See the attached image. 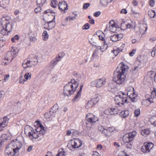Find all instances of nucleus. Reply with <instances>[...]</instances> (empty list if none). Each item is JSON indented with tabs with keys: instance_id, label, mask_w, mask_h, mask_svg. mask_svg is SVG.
Segmentation results:
<instances>
[{
	"instance_id": "f257e3e1",
	"label": "nucleus",
	"mask_w": 156,
	"mask_h": 156,
	"mask_svg": "<svg viewBox=\"0 0 156 156\" xmlns=\"http://www.w3.org/2000/svg\"><path fill=\"white\" fill-rule=\"evenodd\" d=\"M78 85V83L74 79H72L71 82H68L64 87L63 94L67 96L73 94Z\"/></svg>"
},
{
	"instance_id": "f03ea898",
	"label": "nucleus",
	"mask_w": 156,
	"mask_h": 156,
	"mask_svg": "<svg viewBox=\"0 0 156 156\" xmlns=\"http://www.w3.org/2000/svg\"><path fill=\"white\" fill-rule=\"evenodd\" d=\"M0 24L2 27L9 32L13 28V24L11 18L9 16L3 17L1 19Z\"/></svg>"
},
{
	"instance_id": "7ed1b4c3",
	"label": "nucleus",
	"mask_w": 156,
	"mask_h": 156,
	"mask_svg": "<svg viewBox=\"0 0 156 156\" xmlns=\"http://www.w3.org/2000/svg\"><path fill=\"white\" fill-rule=\"evenodd\" d=\"M38 62L37 57L34 55H31L29 56L27 59L24 60L22 66L24 68L31 67L37 64Z\"/></svg>"
},
{
	"instance_id": "20e7f679",
	"label": "nucleus",
	"mask_w": 156,
	"mask_h": 156,
	"mask_svg": "<svg viewBox=\"0 0 156 156\" xmlns=\"http://www.w3.org/2000/svg\"><path fill=\"white\" fill-rule=\"evenodd\" d=\"M24 130L25 134L29 137L30 140H33L34 139H37L39 137V135L37 134L33 129L30 126H26Z\"/></svg>"
},
{
	"instance_id": "39448f33",
	"label": "nucleus",
	"mask_w": 156,
	"mask_h": 156,
	"mask_svg": "<svg viewBox=\"0 0 156 156\" xmlns=\"http://www.w3.org/2000/svg\"><path fill=\"white\" fill-rule=\"evenodd\" d=\"M82 144L81 140L79 139H73L69 141L67 147L72 150L73 149L79 148L82 146Z\"/></svg>"
},
{
	"instance_id": "423d86ee",
	"label": "nucleus",
	"mask_w": 156,
	"mask_h": 156,
	"mask_svg": "<svg viewBox=\"0 0 156 156\" xmlns=\"http://www.w3.org/2000/svg\"><path fill=\"white\" fill-rule=\"evenodd\" d=\"M98 34H101L100 35H98L100 41L99 43L103 44L102 46H99V47H100V49L101 51L103 52L107 49L108 47L107 44L106 43L105 36L103 33L101 31H98Z\"/></svg>"
},
{
	"instance_id": "0eeeda50",
	"label": "nucleus",
	"mask_w": 156,
	"mask_h": 156,
	"mask_svg": "<svg viewBox=\"0 0 156 156\" xmlns=\"http://www.w3.org/2000/svg\"><path fill=\"white\" fill-rule=\"evenodd\" d=\"M125 91L127 92V95L133 102H134L136 100L137 95L135 93L134 88L132 86H126L125 87Z\"/></svg>"
},
{
	"instance_id": "6e6552de",
	"label": "nucleus",
	"mask_w": 156,
	"mask_h": 156,
	"mask_svg": "<svg viewBox=\"0 0 156 156\" xmlns=\"http://www.w3.org/2000/svg\"><path fill=\"white\" fill-rule=\"evenodd\" d=\"M18 50L16 48H12L10 51H7L5 56V58L8 62H11L16 54L18 53Z\"/></svg>"
},
{
	"instance_id": "1a4fd4ad",
	"label": "nucleus",
	"mask_w": 156,
	"mask_h": 156,
	"mask_svg": "<svg viewBox=\"0 0 156 156\" xmlns=\"http://www.w3.org/2000/svg\"><path fill=\"white\" fill-rule=\"evenodd\" d=\"M127 100L126 95L123 93L121 95H116L115 98V103L119 105H122L124 103H127Z\"/></svg>"
},
{
	"instance_id": "9d476101",
	"label": "nucleus",
	"mask_w": 156,
	"mask_h": 156,
	"mask_svg": "<svg viewBox=\"0 0 156 156\" xmlns=\"http://www.w3.org/2000/svg\"><path fill=\"white\" fill-rule=\"evenodd\" d=\"M9 144L17 153L19 152L22 146L21 142L18 139L12 140Z\"/></svg>"
},
{
	"instance_id": "9b49d317",
	"label": "nucleus",
	"mask_w": 156,
	"mask_h": 156,
	"mask_svg": "<svg viewBox=\"0 0 156 156\" xmlns=\"http://www.w3.org/2000/svg\"><path fill=\"white\" fill-rule=\"evenodd\" d=\"M115 73L116 76L113 79L118 84H122L126 80V75L117 71L115 72Z\"/></svg>"
},
{
	"instance_id": "f8f14e48",
	"label": "nucleus",
	"mask_w": 156,
	"mask_h": 156,
	"mask_svg": "<svg viewBox=\"0 0 156 156\" xmlns=\"http://www.w3.org/2000/svg\"><path fill=\"white\" fill-rule=\"evenodd\" d=\"M154 144L152 143L145 142L141 148V151L144 153L150 152L154 147Z\"/></svg>"
},
{
	"instance_id": "ddd939ff",
	"label": "nucleus",
	"mask_w": 156,
	"mask_h": 156,
	"mask_svg": "<svg viewBox=\"0 0 156 156\" xmlns=\"http://www.w3.org/2000/svg\"><path fill=\"white\" fill-rule=\"evenodd\" d=\"M128 69V67L123 62H121L117 68L116 71L125 74Z\"/></svg>"
},
{
	"instance_id": "4468645a",
	"label": "nucleus",
	"mask_w": 156,
	"mask_h": 156,
	"mask_svg": "<svg viewBox=\"0 0 156 156\" xmlns=\"http://www.w3.org/2000/svg\"><path fill=\"white\" fill-rule=\"evenodd\" d=\"M109 30L112 32H114L116 31L117 28L122 27V23H121L120 25H118L116 24L115 22L113 20L110 21L109 22Z\"/></svg>"
},
{
	"instance_id": "2eb2a0df",
	"label": "nucleus",
	"mask_w": 156,
	"mask_h": 156,
	"mask_svg": "<svg viewBox=\"0 0 156 156\" xmlns=\"http://www.w3.org/2000/svg\"><path fill=\"white\" fill-rule=\"evenodd\" d=\"M5 153L6 156H14L15 154L17 153L9 144L5 150Z\"/></svg>"
},
{
	"instance_id": "dca6fc26",
	"label": "nucleus",
	"mask_w": 156,
	"mask_h": 156,
	"mask_svg": "<svg viewBox=\"0 0 156 156\" xmlns=\"http://www.w3.org/2000/svg\"><path fill=\"white\" fill-rule=\"evenodd\" d=\"M119 110L117 108L113 107L106 109L104 113L106 115L117 114L119 112Z\"/></svg>"
},
{
	"instance_id": "f3484780",
	"label": "nucleus",
	"mask_w": 156,
	"mask_h": 156,
	"mask_svg": "<svg viewBox=\"0 0 156 156\" xmlns=\"http://www.w3.org/2000/svg\"><path fill=\"white\" fill-rule=\"evenodd\" d=\"M86 119L87 122L90 123L91 124L95 122L98 120L94 115L90 113H89L86 115Z\"/></svg>"
},
{
	"instance_id": "a211bd4d",
	"label": "nucleus",
	"mask_w": 156,
	"mask_h": 156,
	"mask_svg": "<svg viewBox=\"0 0 156 156\" xmlns=\"http://www.w3.org/2000/svg\"><path fill=\"white\" fill-rule=\"evenodd\" d=\"M123 37L122 34H116L110 36V40L113 42H116L120 40Z\"/></svg>"
},
{
	"instance_id": "6ab92c4d",
	"label": "nucleus",
	"mask_w": 156,
	"mask_h": 156,
	"mask_svg": "<svg viewBox=\"0 0 156 156\" xmlns=\"http://www.w3.org/2000/svg\"><path fill=\"white\" fill-rule=\"evenodd\" d=\"M9 120V118L7 117H4L2 119H0V128L6 127L8 125ZM2 130L0 129V131Z\"/></svg>"
},
{
	"instance_id": "aec40b11",
	"label": "nucleus",
	"mask_w": 156,
	"mask_h": 156,
	"mask_svg": "<svg viewBox=\"0 0 156 156\" xmlns=\"http://www.w3.org/2000/svg\"><path fill=\"white\" fill-rule=\"evenodd\" d=\"M59 8L62 11L65 13L68 9V5L67 3L64 1H61L59 2Z\"/></svg>"
},
{
	"instance_id": "412c9836",
	"label": "nucleus",
	"mask_w": 156,
	"mask_h": 156,
	"mask_svg": "<svg viewBox=\"0 0 156 156\" xmlns=\"http://www.w3.org/2000/svg\"><path fill=\"white\" fill-rule=\"evenodd\" d=\"M44 128L43 126L41 124H39V127L37 128L36 129V132H35L39 135V137H42L43 135L45 133V130L44 129Z\"/></svg>"
},
{
	"instance_id": "4be33fe9",
	"label": "nucleus",
	"mask_w": 156,
	"mask_h": 156,
	"mask_svg": "<svg viewBox=\"0 0 156 156\" xmlns=\"http://www.w3.org/2000/svg\"><path fill=\"white\" fill-rule=\"evenodd\" d=\"M55 17H54L51 21L48 22L45 24V26L47 27L46 29L49 30L52 29L53 28L55 27Z\"/></svg>"
},
{
	"instance_id": "5701e85b",
	"label": "nucleus",
	"mask_w": 156,
	"mask_h": 156,
	"mask_svg": "<svg viewBox=\"0 0 156 156\" xmlns=\"http://www.w3.org/2000/svg\"><path fill=\"white\" fill-rule=\"evenodd\" d=\"M97 98V97L96 98ZM98 102V101L97 100V98H93L91 100L89 101L85 106V108L87 109H88L89 108H91L94 105H95Z\"/></svg>"
},
{
	"instance_id": "b1692460",
	"label": "nucleus",
	"mask_w": 156,
	"mask_h": 156,
	"mask_svg": "<svg viewBox=\"0 0 156 156\" xmlns=\"http://www.w3.org/2000/svg\"><path fill=\"white\" fill-rule=\"evenodd\" d=\"M147 27L145 24H141L139 26L140 32L141 36L144 34L147 30Z\"/></svg>"
},
{
	"instance_id": "393cba45",
	"label": "nucleus",
	"mask_w": 156,
	"mask_h": 156,
	"mask_svg": "<svg viewBox=\"0 0 156 156\" xmlns=\"http://www.w3.org/2000/svg\"><path fill=\"white\" fill-rule=\"evenodd\" d=\"M61 56H59L58 57H57L53 59L50 63V66L53 68L57 63L58 61L61 60Z\"/></svg>"
},
{
	"instance_id": "a878e982",
	"label": "nucleus",
	"mask_w": 156,
	"mask_h": 156,
	"mask_svg": "<svg viewBox=\"0 0 156 156\" xmlns=\"http://www.w3.org/2000/svg\"><path fill=\"white\" fill-rule=\"evenodd\" d=\"M83 87V85H81L80 86V90L78 92L77 94L74 98L73 100L75 101H77L80 99L81 95V93L82 92Z\"/></svg>"
},
{
	"instance_id": "bb28decb",
	"label": "nucleus",
	"mask_w": 156,
	"mask_h": 156,
	"mask_svg": "<svg viewBox=\"0 0 156 156\" xmlns=\"http://www.w3.org/2000/svg\"><path fill=\"white\" fill-rule=\"evenodd\" d=\"M8 139V136L5 134H3L0 137V147L4 144V142Z\"/></svg>"
},
{
	"instance_id": "cd10ccee",
	"label": "nucleus",
	"mask_w": 156,
	"mask_h": 156,
	"mask_svg": "<svg viewBox=\"0 0 156 156\" xmlns=\"http://www.w3.org/2000/svg\"><path fill=\"white\" fill-rule=\"evenodd\" d=\"M129 114V112L128 110L122 111L119 114L120 116L122 118H125L127 117Z\"/></svg>"
},
{
	"instance_id": "c85d7f7f",
	"label": "nucleus",
	"mask_w": 156,
	"mask_h": 156,
	"mask_svg": "<svg viewBox=\"0 0 156 156\" xmlns=\"http://www.w3.org/2000/svg\"><path fill=\"white\" fill-rule=\"evenodd\" d=\"M0 2L1 7L3 8L6 7L9 3V0H0Z\"/></svg>"
},
{
	"instance_id": "c756f323",
	"label": "nucleus",
	"mask_w": 156,
	"mask_h": 156,
	"mask_svg": "<svg viewBox=\"0 0 156 156\" xmlns=\"http://www.w3.org/2000/svg\"><path fill=\"white\" fill-rule=\"evenodd\" d=\"M123 140L125 143H127L130 142L132 141L130 140V138L129 137V135L127 134L125 135L123 137Z\"/></svg>"
},
{
	"instance_id": "7c9ffc66",
	"label": "nucleus",
	"mask_w": 156,
	"mask_h": 156,
	"mask_svg": "<svg viewBox=\"0 0 156 156\" xmlns=\"http://www.w3.org/2000/svg\"><path fill=\"white\" fill-rule=\"evenodd\" d=\"M105 79L103 78H100L98 80V87H101L104 85Z\"/></svg>"
},
{
	"instance_id": "2f4dec72",
	"label": "nucleus",
	"mask_w": 156,
	"mask_h": 156,
	"mask_svg": "<svg viewBox=\"0 0 156 156\" xmlns=\"http://www.w3.org/2000/svg\"><path fill=\"white\" fill-rule=\"evenodd\" d=\"M137 134V132L135 131H132V132L129 133L127 134L129 135V137L130 138V140H133L136 136Z\"/></svg>"
},
{
	"instance_id": "473e14b6",
	"label": "nucleus",
	"mask_w": 156,
	"mask_h": 156,
	"mask_svg": "<svg viewBox=\"0 0 156 156\" xmlns=\"http://www.w3.org/2000/svg\"><path fill=\"white\" fill-rule=\"evenodd\" d=\"M112 1L110 0H100V4L102 6H106L108 3L111 2Z\"/></svg>"
},
{
	"instance_id": "72a5a7b5",
	"label": "nucleus",
	"mask_w": 156,
	"mask_h": 156,
	"mask_svg": "<svg viewBox=\"0 0 156 156\" xmlns=\"http://www.w3.org/2000/svg\"><path fill=\"white\" fill-rule=\"evenodd\" d=\"M150 133V130L148 129H146L141 131V133L143 136H147Z\"/></svg>"
},
{
	"instance_id": "f704fd0d",
	"label": "nucleus",
	"mask_w": 156,
	"mask_h": 156,
	"mask_svg": "<svg viewBox=\"0 0 156 156\" xmlns=\"http://www.w3.org/2000/svg\"><path fill=\"white\" fill-rule=\"evenodd\" d=\"M43 39L44 41L48 40V38L49 35L46 30H44L42 34Z\"/></svg>"
},
{
	"instance_id": "c9c22d12",
	"label": "nucleus",
	"mask_w": 156,
	"mask_h": 156,
	"mask_svg": "<svg viewBox=\"0 0 156 156\" xmlns=\"http://www.w3.org/2000/svg\"><path fill=\"white\" fill-rule=\"evenodd\" d=\"M66 155V153L64 150L61 149L59 150L58 153L56 156H65Z\"/></svg>"
},
{
	"instance_id": "e433bc0d",
	"label": "nucleus",
	"mask_w": 156,
	"mask_h": 156,
	"mask_svg": "<svg viewBox=\"0 0 156 156\" xmlns=\"http://www.w3.org/2000/svg\"><path fill=\"white\" fill-rule=\"evenodd\" d=\"M53 112L50 110L49 112L44 114V116L46 118H50L54 114Z\"/></svg>"
},
{
	"instance_id": "4c0bfd02",
	"label": "nucleus",
	"mask_w": 156,
	"mask_h": 156,
	"mask_svg": "<svg viewBox=\"0 0 156 156\" xmlns=\"http://www.w3.org/2000/svg\"><path fill=\"white\" fill-rule=\"evenodd\" d=\"M131 14L134 17L136 18H138L140 15V13L138 12H136L135 10H133L132 9L131 10Z\"/></svg>"
},
{
	"instance_id": "58836bf2",
	"label": "nucleus",
	"mask_w": 156,
	"mask_h": 156,
	"mask_svg": "<svg viewBox=\"0 0 156 156\" xmlns=\"http://www.w3.org/2000/svg\"><path fill=\"white\" fill-rule=\"evenodd\" d=\"M126 26L128 28H134L135 27V23L134 22H132L130 23H129L126 24Z\"/></svg>"
},
{
	"instance_id": "ea45409f",
	"label": "nucleus",
	"mask_w": 156,
	"mask_h": 156,
	"mask_svg": "<svg viewBox=\"0 0 156 156\" xmlns=\"http://www.w3.org/2000/svg\"><path fill=\"white\" fill-rule=\"evenodd\" d=\"M46 1V0H37V2L39 6H42L44 4Z\"/></svg>"
},
{
	"instance_id": "a19ab883",
	"label": "nucleus",
	"mask_w": 156,
	"mask_h": 156,
	"mask_svg": "<svg viewBox=\"0 0 156 156\" xmlns=\"http://www.w3.org/2000/svg\"><path fill=\"white\" fill-rule=\"evenodd\" d=\"M58 106L57 104H55L51 108V110L53 112H56L58 109Z\"/></svg>"
},
{
	"instance_id": "79ce46f5",
	"label": "nucleus",
	"mask_w": 156,
	"mask_h": 156,
	"mask_svg": "<svg viewBox=\"0 0 156 156\" xmlns=\"http://www.w3.org/2000/svg\"><path fill=\"white\" fill-rule=\"evenodd\" d=\"M31 73H26L24 76L25 80L27 81L28 79L31 78Z\"/></svg>"
},
{
	"instance_id": "37998d69",
	"label": "nucleus",
	"mask_w": 156,
	"mask_h": 156,
	"mask_svg": "<svg viewBox=\"0 0 156 156\" xmlns=\"http://www.w3.org/2000/svg\"><path fill=\"white\" fill-rule=\"evenodd\" d=\"M51 4V7L55 8L58 5V2L56 0H52Z\"/></svg>"
},
{
	"instance_id": "c03bdc74",
	"label": "nucleus",
	"mask_w": 156,
	"mask_h": 156,
	"mask_svg": "<svg viewBox=\"0 0 156 156\" xmlns=\"http://www.w3.org/2000/svg\"><path fill=\"white\" fill-rule=\"evenodd\" d=\"M148 15L151 18H154L155 16V12L154 10H151L148 12Z\"/></svg>"
},
{
	"instance_id": "a18cd8bd",
	"label": "nucleus",
	"mask_w": 156,
	"mask_h": 156,
	"mask_svg": "<svg viewBox=\"0 0 156 156\" xmlns=\"http://www.w3.org/2000/svg\"><path fill=\"white\" fill-rule=\"evenodd\" d=\"M139 69H140L138 67L135 66L132 67V72L133 73L136 74L137 73Z\"/></svg>"
},
{
	"instance_id": "49530a36",
	"label": "nucleus",
	"mask_w": 156,
	"mask_h": 156,
	"mask_svg": "<svg viewBox=\"0 0 156 156\" xmlns=\"http://www.w3.org/2000/svg\"><path fill=\"white\" fill-rule=\"evenodd\" d=\"M97 32H96V34H94L91 38L92 41L94 43H96L97 41Z\"/></svg>"
},
{
	"instance_id": "de8ad7c7",
	"label": "nucleus",
	"mask_w": 156,
	"mask_h": 156,
	"mask_svg": "<svg viewBox=\"0 0 156 156\" xmlns=\"http://www.w3.org/2000/svg\"><path fill=\"white\" fill-rule=\"evenodd\" d=\"M9 32H7L5 28H2V29L0 30V33L2 34L3 35H8Z\"/></svg>"
},
{
	"instance_id": "09e8293b",
	"label": "nucleus",
	"mask_w": 156,
	"mask_h": 156,
	"mask_svg": "<svg viewBox=\"0 0 156 156\" xmlns=\"http://www.w3.org/2000/svg\"><path fill=\"white\" fill-rule=\"evenodd\" d=\"M141 59H140V62H141L142 63L145 64L147 62V58L144 57H140Z\"/></svg>"
},
{
	"instance_id": "8fccbe9b",
	"label": "nucleus",
	"mask_w": 156,
	"mask_h": 156,
	"mask_svg": "<svg viewBox=\"0 0 156 156\" xmlns=\"http://www.w3.org/2000/svg\"><path fill=\"white\" fill-rule=\"evenodd\" d=\"M19 39V37L18 35H16L13 37L11 38V41L12 42H14L16 40H18Z\"/></svg>"
},
{
	"instance_id": "3c124183",
	"label": "nucleus",
	"mask_w": 156,
	"mask_h": 156,
	"mask_svg": "<svg viewBox=\"0 0 156 156\" xmlns=\"http://www.w3.org/2000/svg\"><path fill=\"white\" fill-rule=\"evenodd\" d=\"M140 114V110L139 108L136 109L134 111V115L136 117L139 116Z\"/></svg>"
},
{
	"instance_id": "603ef678",
	"label": "nucleus",
	"mask_w": 156,
	"mask_h": 156,
	"mask_svg": "<svg viewBox=\"0 0 156 156\" xmlns=\"http://www.w3.org/2000/svg\"><path fill=\"white\" fill-rule=\"evenodd\" d=\"M72 134L73 136H77L79 135V133L77 131L73 129H72Z\"/></svg>"
},
{
	"instance_id": "864d4df0",
	"label": "nucleus",
	"mask_w": 156,
	"mask_h": 156,
	"mask_svg": "<svg viewBox=\"0 0 156 156\" xmlns=\"http://www.w3.org/2000/svg\"><path fill=\"white\" fill-rule=\"evenodd\" d=\"M142 104L145 106H148L150 104V103L148 102V100L146 99L142 101Z\"/></svg>"
},
{
	"instance_id": "5fc2aeb1",
	"label": "nucleus",
	"mask_w": 156,
	"mask_h": 156,
	"mask_svg": "<svg viewBox=\"0 0 156 156\" xmlns=\"http://www.w3.org/2000/svg\"><path fill=\"white\" fill-rule=\"evenodd\" d=\"M90 26L89 24L86 23L83 26V30H87L90 28Z\"/></svg>"
},
{
	"instance_id": "6e6d98bb",
	"label": "nucleus",
	"mask_w": 156,
	"mask_h": 156,
	"mask_svg": "<svg viewBox=\"0 0 156 156\" xmlns=\"http://www.w3.org/2000/svg\"><path fill=\"white\" fill-rule=\"evenodd\" d=\"M98 51L95 50L93 52L91 58L93 59L94 58H96L97 56Z\"/></svg>"
},
{
	"instance_id": "4d7b16f0",
	"label": "nucleus",
	"mask_w": 156,
	"mask_h": 156,
	"mask_svg": "<svg viewBox=\"0 0 156 156\" xmlns=\"http://www.w3.org/2000/svg\"><path fill=\"white\" fill-rule=\"evenodd\" d=\"M98 84V81L97 80H95L92 81L91 83V86L93 87H97Z\"/></svg>"
},
{
	"instance_id": "13d9d810",
	"label": "nucleus",
	"mask_w": 156,
	"mask_h": 156,
	"mask_svg": "<svg viewBox=\"0 0 156 156\" xmlns=\"http://www.w3.org/2000/svg\"><path fill=\"white\" fill-rule=\"evenodd\" d=\"M156 50V47H154L151 52V55L152 57H154L155 55V52Z\"/></svg>"
},
{
	"instance_id": "bf43d9fd",
	"label": "nucleus",
	"mask_w": 156,
	"mask_h": 156,
	"mask_svg": "<svg viewBox=\"0 0 156 156\" xmlns=\"http://www.w3.org/2000/svg\"><path fill=\"white\" fill-rule=\"evenodd\" d=\"M26 81H27L24 78H23V76H21L20 77V79L19 83L21 84H23L24 83V82Z\"/></svg>"
},
{
	"instance_id": "052dcab7",
	"label": "nucleus",
	"mask_w": 156,
	"mask_h": 156,
	"mask_svg": "<svg viewBox=\"0 0 156 156\" xmlns=\"http://www.w3.org/2000/svg\"><path fill=\"white\" fill-rule=\"evenodd\" d=\"M152 95L154 98H156V88H154L152 92Z\"/></svg>"
},
{
	"instance_id": "680f3d73",
	"label": "nucleus",
	"mask_w": 156,
	"mask_h": 156,
	"mask_svg": "<svg viewBox=\"0 0 156 156\" xmlns=\"http://www.w3.org/2000/svg\"><path fill=\"white\" fill-rule=\"evenodd\" d=\"M136 49H133L129 53V55L131 56H133L136 53Z\"/></svg>"
},
{
	"instance_id": "e2e57ef3",
	"label": "nucleus",
	"mask_w": 156,
	"mask_h": 156,
	"mask_svg": "<svg viewBox=\"0 0 156 156\" xmlns=\"http://www.w3.org/2000/svg\"><path fill=\"white\" fill-rule=\"evenodd\" d=\"M30 41L33 42H34L37 41V39L36 37L34 36H30Z\"/></svg>"
},
{
	"instance_id": "0e129e2a",
	"label": "nucleus",
	"mask_w": 156,
	"mask_h": 156,
	"mask_svg": "<svg viewBox=\"0 0 156 156\" xmlns=\"http://www.w3.org/2000/svg\"><path fill=\"white\" fill-rule=\"evenodd\" d=\"M128 143L126 145V148L129 149H131L132 147V144L130 143Z\"/></svg>"
},
{
	"instance_id": "69168bd1",
	"label": "nucleus",
	"mask_w": 156,
	"mask_h": 156,
	"mask_svg": "<svg viewBox=\"0 0 156 156\" xmlns=\"http://www.w3.org/2000/svg\"><path fill=\"white\" fill-rule=\"evenodd\" d=\"M90 5V4L89 3H85L83 5V9H87Z\"/></svg>"
},
{
	"instance_id": "338daca9",
	"label": "nucleus",
	"mask_w": 156,
	"mask_h": 156,
	"mask_svg": "<svg viewBox=\"0 0 156 156\" xmlns=\"http://www.w3.org/2000/svg\"><path fill=\"white\" fill-rule=\"evenodd\" d=\"M133 5L134 6H136L138 4V2L136 0H133L132 2Z\"/></svg>"
},
{
	"instance_id": "774afa93",
	"label": "nucleus",
	"mask_w": 156,
	"mask_h": 156,
	"mask_svg": "<svg viewBox=\"0 0 156 156\" xmlns=\"http://www.w3.org/2000/svg\"><path fill=\"white\" fill-rule=\"evenodd\" d=\"M41 6H39L35 9L34 11L36 13H37L38 12H40L41 10Z\"/></svg>"
}]
</instances>
